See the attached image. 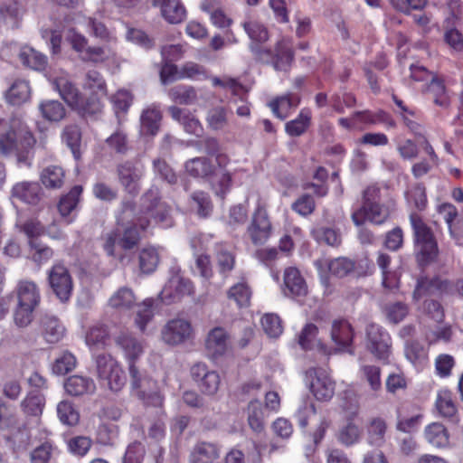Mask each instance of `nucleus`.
I'll return each instance as SVG.
<instances>
[{
  "label": "nucleus",
  "instance_id": "nucleus-1",
  "mask_svg": "<svg viewBox=\"0 0 463 463\" xmlns=\"http://www.w3.org/2000/svg\"><path fill=\"white\" fill-rule=\"evenodd\" d=\"M142 210L137 212L132 203L123 205V211L118 217V224L123 227L118 245L124 250L133 249L140 240V232L146 231L150 225L149 220L144 215H150L165 227L172 225L170 208L162 202L156 189H151L142 197Z\"/></svg>",
  "mask_w": 463,
  "mask_h": 463
},
{
  "label": "nucleus",
  "instance_id": "nucleus-2",
  "mask_svg": "<svg viewBox=\"0 0 463 463\" xmlns=\"http://www.w3.org/2000/svg\"><path fill=\"white\" fill-rule=\"evenodd\" d=\"M36 140L28 126L19 118L0 119V153L15 156L19 161L28 153Z\"/></svg>",
  "mask_w": 463,
  "mask_h": 463
},
{
  "label": "nucleus",
  "instance_id": "nucleus-3",
  "mask_svg": "<svg viewBox=\"0 0 463 463\" xmlns=\"http://www.w3.org/2000/svg\"><path fill=\"white\" fill-rule=\"evenodd\" d=\"M379 188L370 186L364 192L363 205L352 213V220L356 226L365 221L375 224L383 223L390 215L389 207L379 203Z\"/></svg>",
  "mask_w": 463,
  "mask_h": 463
},
{
  "label": "nucleus",
  "instance_id": "nucleus-4",
  "mask_svg": "<svg viewBox=\"0 0 463 463\" xmlns=\"http://www.w3.org/2000/svg\"><path fill=\"white\" fill-rule=\"evenodd\" d=\"M410 222L413 230L415 250L420 262L433 260L439 252L436 239L430 230L421 218L411 213Z\"/></svg>",
  "mask_w": 463,
  "mask_h": 463
},
{
  "label": "nucleus",
  "instance_id": "nucleus-5",
  "mask_svg": "<svg viewBox=\"0 0 463 463\" xmlns=\"http://www.w3.org/2000/svg\"><path fill=\"white\" fill-rule=\"evenodd\" d=\"M128 373L132 395L145 402L146 404L153 406L162 405L163 398L158 392L156 381L139 371L136 364H130Z\"/></svg>",
  "mask_w": 463,
  "mask_h": 463
},
{
  "label": "nucleus",
  "instance_id": "nucleus-6",
  "mask_svg": "<svg viewBox=\"0 0 463 463\" xmlns=\"http://www.w3.org/2000/svg\"><path fill=\"white\" fill-rule=\"evenodd\" d=\"M53 88L59 92L61 98L72 109L80 113H94L99 109V103H93V108L89 107L79 89L70 80L67 74L55 76L52 79Z\"/></svg>",
  "mask_w": 463,
  "mask_h": 463
},
{
  "label": "nucleus",
  "instance_id": "nucleus-7",
  "mask_svg": "<svg viewBox=\"0 0 463 463\" xmlns=\"http://www.w3.org/2000/svg\"><path fill=\"white\" fill-rule=\"evenodd\" d=\"M97 376L102 384L112 392L120 391L126 383V376L119 364L109 354L96 358Z\"/></svg>",
  "mask_w": 463,
  "mask_h": 463
},
{
  "label": "nucleus",
  "instance_id": "nucleus-8",
  "mask_svg": "<svg viewBox=\"0 0 463 463\" xmlns=\"http://www.w3.org/2000/svg\"><path fill=\"white\" fill-rule=\"evenodd\" d=\"M273 227L265 204L259 203L252 213L247 233L254 245H262L271 237Z\"/></svg>",
  "mask_w": 463,
  "mask_h": 463
},
{
  "label": "nucleus",
  "instance_id": "nucleus-9",
  "mask_svg": "<svg viewBox=\"0 0 463 463\" xmlns=\"http://www.w3.org/2000/svg\"><path fill=\"white\" fill-rule=\"evenodd\" d=\"M193 326L189 320L175 317L168 320L161 330V339L168 345H179L193 336Z\"/></svg>",
  "mask_w": 463,
  "mask_h": 463
},
{
  "label": "nucleus",
  "instance_id": "nucleus-10",
  "mask_svg": "<svg viewBox=\"0 0 463 463\" xmlns=\"http://www.w3.org/2000/svg\"><path fill=\"white\" fill-rule=\"evenodd\" d=\"M48 283L52 292L61 302L70 299L73 289V281L64 265L56 263L49 269Z\"/></svg>",
  "mask_w": 463,
  "mask_h": 463
},
{
  "label": "nucleus",
  "instance_id": "nucleus-11",
  "mask_svg": "<svg viewBox=\"0 0 463 463\" xmlns=\"http://www.w3.org/2000/svg\"><path fill=\"white\" fill-rule=\"evenodd\" d=\"M310 392L319 401H328L335 393V383L328 373L321 368H311L306 373Z\"/></svg>",
  "mask_w": 463,
  "mask_h": 463
},
{
  "label": "nucleus",
  "instance_id": "nucleus-12",
  "mask_svg": "<svg viewBox=\"0 0 463 463\" xmlns=\"http://www.w3.org/2000/svg\"><path fill=\"white\" fill-rule=\"evenodd\" d=\"M366 347L378 359H387L391 354V336L381 326L371 323L366 326Z\"/></svg>",
  "mask_w": 463,
  "mask_h": 463
},
{
  "label": "nucleus",
  "instance_id": "nucleus-13",
  "mask_svg": "<svg viewBox=\"0 0 463 463\" xmlns=\"http://www.w3.org/2000/svg\"><path fill=\"white\" fill-rule=\"evenodd\" d=\"M191 376L198 389L206 395L215 394L220 387L218 373L209 370L204 364H196L191 368Z\"/></svg>",
  "mask_w": 463,
  "mask_h": 463
},
{
  "label": "nucleus",
  "instance_id": "nucleus-14",
  "mask_svg": "<svg viewBox=\"0 0 463 463\" xmlns=\"http://www.w3.org/2000/svg\"><path fill=\"white\" fill-rule=\"evenodd\" d=\"M118 180L125 191L137 194L141 188L144 168L138 163L126 162L118 167Z\"/></svg>",
  "mask_w": 463,
  "mask_h": 463
},
{
  "label": "nucleus",
  "instance_id": "nucleus-15",
  "mask_svg": "<svg viewBox=\"0 0 463 463\" xmlns=\"http://www.w3.org/2000/svg\"><path fill=\"white\" fill-rule=\"evenodd\" d=\"M194 292L191 281L179 274L173 275L160 292L163 302L171 304Z\"/></svg>",
  "mask_w": 463,
  "mask_h": 463
},
{
  "label": "nucleus",
  "instance_id": "nucleus-16",
  "mask_svg": "<svg viewBox=\"0 0 463 463\" xmlns=\"http://www.w3.org/2000/svg\"><path fill=\"white\" fill-rule=\"evenodd\" d=\"M230 348V335L221 326H216L209 331L205 339V349L212 359L223 356Z\"/></svg>",
  "mask_w": 463,
  "mask_h": 463
},
{
  "label": "nucleus",
  "instance_id": "nucleus-17",
  "mask_svg": "<svg viewBox=\"0 0 463 463\" xmlns=\"http://www.w3.org/2000/svg\"><path fill=\"white\" fill-rule=\"evenodd\" d=\"M115 343L123 352L124 357L128 363V367L130 364H135L136 361H137L144 353L143 342L137 339L130 333H119L115 337Z\"/></svg>",
  "mask_w": 463,
  "mask_h": 463
},
{
  "label": "nucleus",
  "instance_id": "nucleus-18",
  "mask_svg": "<svg viewBox=\"0 0 463 463\" xmlns=\"http://www.w3.org/2000/svg\"><path fill=\"white\" fill-rule=\"evenodd\" d=\"M159 8L162 17L171 24H177L186 18V9L181 0H151Z\"/></svg>",
  "mask_w": 463,
  "mask_h": 463
},
{
  "label": "nucleus",
  "instance_id": "nucleus-19",
  "mask_svg": "<svg viewBox=\"0 0 463 463\" xmlns=\"http://www.w3.org/2000/svg\"><path fill=\"white\" fill-rule=\"evenodd\" d=\"M283 293L290 298H300L307 294V285L298 269L290 267L285 269Z\"/></svg>",
  "mask_w": 463,
  "mask_h": 463
},
{
  "label": "nucleus",
  "instance_id": "nucleus-20",
  "mask_svg": "<svg viewBox=\"0 0 463 463\" xmlns=\"http://www.w3.org/2000/svg\"><path fill=\"white\" fill-rule=\"evenodd\" d=\"M315 265L321 274L329 271L332 275L345 277L354 269V262L347 258H336L328 260L326 258L318 259Z\"/></svg>",
  "mask_w": 463,
  "mask_h": 463
},
{
  "label": "nucleus",
  "instance_id": "nucleus-21",
  "mask_svg": "<svg viewBox=\"0 0 463 463\" xmlns=\"http://www.w3.org/2000/svg\"><path fill=\"white\" fill-rule=\"evenodd\" d=\"M42 196V188L36 182H20L14 184L12 189L13 199L27 204H37L41 201Z\"/></svg>",
  "mask_w": 463,
  "mask_h": 463
},
{
  "label": "nucleus",
  "instance_id": "nucleus-22",
  "mask_svg": "<svg viewBox=\"0 0 463 463\" xmlns=\"http://www.w3.org/2000/svg\"><path fill=\"white\" fill-rule=\"evenodd\" d=\"M65 392L73 397L91 395L96 391V384L90 377L82 375H71L64 382Z\"/></svg>",
  "mask_w": 463,
  "mask_h": 463
},
{
  "label": "nucleus",
  "instance_id": "nucleus-23",
  "mask_svg": "<svg viewBox=\"0 0 463 463\" xmlns=\"http://www.w3.org/2000/svg\"><path fill=\"white\" fill-rule=\"evenodd\" d=\"M331 340L337 350H344L348 347L354 336L351 325L345 319L334 320L330 331Z\"/></svg>",
  "mask_w": 463,
  "mask_h": 463
},
{
  "label": "nucleus",
  "instance_id": "nucleus-24",
  "mask_svg": "<svg viewBox=\"0 0 463 463\" xmlns=\"http://www.w3.org/2000/svg\"><path fill=\"white\" fill-rule=\"evenodd\" d=\"M17 304L37 307L41 301L40 290L36 283L24 279L19 281L16 288Z\"/></svg>",
  "mask_w": 463,
  "mask_h": 463
},
{
  "label": "nucleus",
  "instance_id": "nucleus-25",
  "mask_svg": "<svg viewBox=\"0 0 463 463\" xmlns=\"http://www.w3.org/2000/svg\"><path fill=\"white\" fill-rule=\"evenodd\" d=\"M42 335L50 344L58 343L65 335L66 329L60 320L52 315L41 318Z\"/></svg>",
  "mask_w": 463,
  "mask_h": 463
},
{
  "label": "nucleus",
  "instance_id": "nucleus-26",
  "mask_svg": "<svg viewBox=\"0 0 463 463\" xmlns=\"http://www.w3.org/2000/svg\"><path fill=\"white\" fill-rule=\"evenodd\" d=\"M220 457V449L216 444L199 442L191 453V463H213Z\"/></svg>",
  "mask_w": 463,
  "mask_h": 463
},
{
  "label": "nucleus",
  "instance_id": "nucleus-27",
  "mask_svg": "<svg viewBox=\"0 0 463 463\" xmlns=\"http://www.w3.org/2000/svg\"><path fill=\"white\" fill-rule=\"evenodd\" d=\"M168 111L173 119L182 124L187 133L199 135L202 132L201 123L187 109L172 106L168 109Z\"/></svg>",
  "mask_w": 463,
  "mask_h": 463
},
{
  "label": "nucleus",
  "instance_id": "nucleus-28",
  "mask_svg": "<svg viewBox=\"0 0 463 463\" xmlns=\"http://www.w3.org/2000/svg\"><path fill=\"white\" fill-rule=\"evenodd\" d=\"M161 113L156 106L144 109L140 116V132L146 136H154L159 129Z\"/></svg>",
  "mask_w": 463,
  "mask_h": 463
},
{
  "label": "nucleus",
  "instance_id": "nucleus-29",
  "mask_svg": "<svg viewBox=\"0 0 463 463\" xmlns=\"http://www.w3.org/2000/svg\"><path fill=\"white\" fill-rule=\"evenodd\" d=\"M38 109L42 117L49 122H60L66 116V109L62 103L54 99L41 101Z\"/></svg>",
  "mask_w": 463,
  "mask_h": 463
},
{
  "label": "nucleus",
  "instance_id": "nucleus-30",
  "mask_svg": "<svg viewBox=\"0 0 463 463\" xmlns=\"http://www.w3.org/2000/svg\"><path fill=\"white\" fill-rule=\"evenodd\" d=\"M387 424L382 418L370 420L366 426L367 441L372 446L381 447L385 442Z\"/></svg>",
  "mask_w": 463,
  "mask_h": 463
},
{
  "label": "nucleus",
  "instance_id": "nucleus-31",
  "mask_svg": "<svg viewBox=\"0 0 463 463\" xmlns=\"http://www.w3.org/2000/svg\"><path fill=\"white\" fill-rule=\"evenodd\" d=\"M300 102V98L295 94H287L269 102L272 112L280 119L288 117L289 111Z\"/></svg>",
  "mask_w": 463,
  "mask_h": 463
},
{
  "label": "nucleus",
  "instance_id": "nucleus-32",
  "mask_svg": "<svg viewBox=\"0 0 463 463\" xmlns=\"http://www.w3.org/2000/svg\"><path fill=\"white\" fill-rule=\"evenodd\" d=\"M18 56L24 66L35 71L44 70L47 65L46 56L29 46L21 48Z\"/></svg>",
  "mask_w": 463,
  "mask_h": 463
},
{
  "label": "nucleus",
  "instance_id": "nucleus-33",
  "mask_svg": "<svg viewBox=\"0 0 463 463\" xmlns=\"http://www.w3.org/2000/svg\"><path fill=\"white\" fill-rule=\"evenodd\" d=\"M318 328L314 324H307L302 329L299 336L298 343L304 349L317 348L323 351L324 354H329L326 347L317 339Z\"/></svg>",
  "mask_w": 463,
  "mask_h": 463
},
{
  "label": "nucleus",
  "instance_id": "nucleus-34",
  "mask_svg": "<svg viewBox=\"0 0 463 463\" xmlns=\"http://www.w3.org/2000/svg\"><path fill=\"white\" fill-rule=\"evenodd\" d=\"M6 99L13 105H21L31 97V88L28 81L16 80L6 92Z\"/></svg>",
  "mask_w": 463,
  "mask_h": 463
},
{
  "label": "nucleus",
  "instance_id": "nucleus-35",
  "mask_svg": "<svg viewBox=\"0 0 463 463\" xmlns=\"http://www.w3.org/2000/svg\"><path fill=\"white\" fill-rule=\"evenodd\" d=\"M137 298L131 288L123 287L118 289L109 299V306L112 308L124 311L136 304Z\"/></svg>",
  "mask_w": 463,
  "mask_h": 463
},
{
  "label": "nucleus",
  "instance_id": "nucleus-36",
  "mask_svg": "<svg viewBox=\"0 0 463 463\" xmlns=\"http://www.w3.org/2000/svg\"><path fill=\"white\" fill-rule=\"evenodd\" d=\"M445 288L446 282L439 279L434 278L430 279L422 278L418 280L412 298L415 301H418L424 296L435 294L436 292L441 291Z\"/></svg>",
  "mask_w": 463,
  "mask_h": 463
},
{
  "label": "nucleus",
  "instance_id": "nucleus-37",
  "mask_svg": "<svg viewBox=\"0 0 463 463\" xmlns=\"http://www.w3.org/2000/svg\"><path fill=\"white\" fill-rule=\"evenodd\" d=\"M424 437L430 444L437 448L446 447L449 444V433L439 422L429 424L424 430Z\"/></svg>",
  "mask_w": 463,
  "mask_h": 463
},
{
  "label": "nucleus",
  "instance_id": "nucleus-38",
  "mask_svg": "<svg viewBox=\"0 0 463 463\" xmlns=\"http://www.w3.org/2000/svg\"><path fill=\"white\" fill-rule=\"evenodd\" d=\"M186 172L194 177H210L214 171V165L206 157H195L185 163Z\"/></svg>",
  "mask_w": 463,
  "mask_h": 463
},
{
  "label": "nucleus",
  "instance_id": "nucleus-39",
  "mask_svg": "<svg viewBox=\"0 0 463 463\" xmlns=\"http://www.w3.org/2000/svg\"><path fill=\"white\" fill-rule=\"evenodd\" d=\"M288 40H280L275 49V55L272 58L276 70H285L293 61V52Z\"/></svg>",
  "mask_w": 463,
  "mask_h": 463
},
{
  "label": "nucleus",
  "instance_id": "nucleus-40",
  "mask_svg": "<svg viewBox=\"0 0 463 463\" xmlns=\"http://www.w3.org/2000/svg\"><path fill=\"white\" fill-rule=\"evenodd\" d=\"M28 258L38 266L48 262L53 256V250L39 241L28 242Z\"/></svg>",
  "mask_w": 463,
  "mask_h": 463
},
{
  "label": "nucleus",
  "instance_id": "nucleus-41",
  "mask_svg": "<svg viewBox=\"0 0 463 463\" xmlns=\"http://www.w3.org/2000/svg\"><path fill=\"white\" fill-rule=\"evenodd\" d=\"M40 177L45 187L58 189L63 184L64 171L58 165H49L42 171Z\"/></svg>",
  "mask_w": 463,
  "mask_h": 463
},
{
  "label": "nucleus",
  "instance_id": "nucleus-42",
  "mask_svg": "<svg viewBox=\"0 0 463 463\" xmlns=\"http://www.w3.org/2000/svg\"><path fill=\"white\" fill-rule=\"evenodd\" d=\"M230 300L236 303L239 307H246L250 305L251 290L245 282H239L231 287L227 292Z\"/></svg>",
  "mask_w": 463,
  "mask_h": 463
},
{
  "label": "nucleus",
  "instance_id": "nucleus-43",
  "mask_svg": "<svg viewBox=\"0 0 463 463\" xmlns=\"http://www.w3.org/2000/svg\"><path fill=\"white\" fill-rule=\"evenodd\" d=\"M311 120V112L309 109H303L298 117L286 124V132L292 137H298L305 133Z\"/></svg>",
  "mask_w": 463,
  "mask_h": 463
},
{
  "label": "nucleus",
  "instance_id": "nucleus-44",
  "mask_svg": "<svg viewBox=\"0 0 463 463\" xmlns=\"http://www.w3.org/2000/svg\"><path fill=\"white\" fill-rule=\"evenodd\" d=\"M436 409L442 417L451 418L457 413V407L449 390H440L437 394Z\"/></svg>",
  "mask_w": 463,
  "mask_h": 463
},
{
  "label": "nucleus",
  "instance_id": "nucleus-45",
  "mask_svg": "<svg viewBox=\"0 0 463 463\" xmlns=\"http://www.w3.org/2000/svg\"><path fill=\"white\" fill-rule=\"evenodd\" d=\"M247 413L248 422L251 430L255 432H260L264 428L261 402L259 400L250 401L248 405Z\"/></svg>",
  "mask_w": 463,
  "mask_h": 463
},
{
  "label": "nucleus",
  "instance_id": "nucleus-46",
  "mask_svg": "<svg viewBox=\"0 0 463 463\" xmlns=\"http://www.w3.org/2000/svg\"><path fill=\"white\" fill-rule=\"evenodd\" d=\"M84 89L98 98L106 96V83L99 72L90 71L87 72L84 81Z\"/></svg>",
  "mask_w": 463,
  "mask_h": 463
},
{
  "label": "nucleus",
  "instance_id": "nucleus-47",
  "mask_svg": "<svg viewBox=\"0 0 463 463\" xmlns=\"http://www.w3.org/2000/svg\"><path fill=\"white\" fill-rule=\"evenodd\" d=\"M57 415L61 422L69 426H75L80 420V413L72 402L61 401L57 404Z\"/></svg>",
  "mask_w": 463,
  "mask_h": 463
},
{
  "label": "nucleus",
  "instance_id": "nucleus-48",
  "mask_svg": "<svg viewBox=\"0 0 463 463\" xmlns=\"http://www.w3.org/2000/svg\"><path fill=\"white\" fill-rule=\"evenodd\" d=\"M115 54V43H105L103 46L88 47L84 58L93 62H101L113 58Z\"/></svg>",
  "mask_w": 463,
  "mask_h": 463
},
{
  "label": "nucleus",
  "instance_id": "nucleus-49",
  "mask_svg": "<svg viewBox=\"0 0 463 463\" xmlns=\"http://www.w3.org/2000/svg\"><path fill=\"white\" fill-rule=\"evenodd\" d=\"M210 184L215 194L222 196L231 188L232 175L228 171H213L210 176Z\"/></svg>",
  "mask_w": 463,
  "mask_h": 463
},
{
  "label": "nucleus",
  "instance_id": "nucleus-50",
  "mask_svg": "<svg viewBox=\"0 0 463 463\" xmlns=\"http://www.w3.org/2000/svg\"><path fill=\"white\" fill-rule=\"evenodd\" d=\"M169 97L173 101L189 105L196 100L195 90L191 86L177 85L170 89Z\"/></svg>",
  "mask_w": 463,
  "mask_h": 463
},
{
  "label": "nucleus",
  "instance_id": "nucleus-51",
  "mask_svg": "<svg viewBox=\"0 0 463 463\" xmlns=\"http://www.w3.org/2000/svg\"><path fill=\"white\" fill-rule=\"evenodd\" d=\"M62 139L71 148L75 158L80 156V146L81 140V132L77 125L66 126L63 129Z\"/></svg>",
  "mask_w": 463,
  "mask_h": 463
},
{
  "label": "nucleus",
  "instance_id": "nucleus-52",
  "mask_svg": "<svg viewBox=\"0 0 463 463\" xmlns=\"http://www.w3.org/2000/svg\"><path fill=\"white\" fill-rule=\"evenodd\" d=\"M81 192V186L76 185L60 200L58 209L62 217L68 216L75 209Z\"/></svg>",
  "mask_w": 463,
  "mask_h": 463
},
{
  "label": "nucleus",
  "instance_id": "nucleus-53",
  "mask_svg": "<svg viewBox=\"0 0 463 463\" xmlns=\"http://www.w3.org/2000/svg\"><path fill=\"white\" fill-rule=\"evenodd\" d=\"M153 307L154 300L151 298H146L138 305L135 324L140 331H144L146 325L152 320L154 317Z\"/></svg>",
  "mask_w": 463,
  "mask_h": 463
},
{
  "label": "nucleus",
  "instance_id": "nucleus-54",
  "mask_svg": "<svg viewBox=\"0 0 463 463\" xmlns=\"http://www.w3.org/2000/svg\"><path fill=\"white\" fill-rule=\"evenodd\" d=\"M391 258L389 255L380 253L377 258V264L382 269L383 273V286L386 288L392 289L398 286V279L396 275L389 270Z\"/></svg>",
  "mask_w": 463,
  "mask_h": 463
},
{
  "label": "nucleus",
  "instance_id": "nucleus-55",
  "mask_svg": "<svg viewBox=\"0 0 463 463\" xmlns=\"http://www.w3.org/2000/svg\"><path fill=\"white\" fill-rule=\"evenodd\" d=\"M158 262L159 255L155 248H145L140 251L139 267L142 272L147 274L153 272L156 269Z\"/></svg>",
  "mask_w": 463,
  "mask_h": 463
},
{
  "label": "nucleus",
  "instance_id": "nucleus-56",
  "mask_svg": "<svg viewBox=\"0 0 463 463\" xmlns=\"http://www.w3.org/2000/svg\"><path fill=\"white\" fill-rule=\"evenodd\" d=\"M206 121L213 130H221L225 128L228 123L227 110L224 107L217 106L208 110Z\"/></svg>",
  "mask_w": 463,
  "mask_h": 463
},
{
  "label": "nucleus",
  "instance_id": "nucleus-57",
  "mask_svg": "<svg viewBox=\"0 0 463 463\" xmlns=\"http://www.w3.org/2000/svg\"><path fill=\"white\" fill-rule=\"evenodd\" d=\"M361 437L360 428L354 422H348L338 432L337 439L345 446L358 442Z\"/></svg>",
  "mask_w": 463,
  "mask_h": 463
},
{
  "label": "nucleus",
  "instance_id": "nucleus-58",
  "mask_svg": "<svg viewBox=\"0 0 463 463\" xmlns=\"http://www.w3.org/2000/svg\"><path fill=\"white\" fill-rule=\"evenodd\" d=\"M408 313L409 308L407 305L402 302L390 303L384 307L385 317L392 324H398L402 321Z\"/></svg>",
  "mask_w": 463,
  "mask_h": 463
},
{
  "label": "nucleus",
  "instance_id": "nucleus-59",
  "mask_svg": "<svg viewBox=\"0 0 463 463\" xmlns=\"http://www.w3.org/2000/svg\"><path fill=\"white\" fill-rule=\"evenodd\" d=\"M216 260L222 272L230 271L234 267V255L227 245L220 244L216 247Z\"/></svg>",
  "mask_w": 463,
  "mask_h": 463
},
{
  "label": "nucleus",
  "instance_id": "nucleus-60",
  "mask_svg": "<svg viewBox=\"0 0 463 463\" xmlns=\"http://www.w3.org/2000/svg\"><path fill=\"white\" fill-rule=\"evenodd\" d=\"M243 28L251 41L255 43H265L269 39L266 27L257 21L245 22Z\"/></svg>",
  "mask_w": 463,
  "mask_h": 463
},
{
  "label": "nucleus",
  "instance_id": "nucleus-61",
  "mask_svg": "<svg viewBox=\"0 0 463 463\" xmlns=\"http://www.w3.org/2000/svg\"><path fill=\"white\" fill-rule=\"evenodd\" d=\"M88 25L90 27V33L96 38L106 43H116V38L101 22L89 18Z\"/></svg>",
  "mask_w": 463,
  "mask_h": 463
},
{
  "label": "nucleus",
  "instance_id": "nucleus-62",
  "mask_svg": "<svg viewBox=\"0 0 463 463\" xmlns=\"http://www.w3.org/2000/svg\"><path fill=\"white\" fill-rule=\"evenodd\" d=\"M34 310L35 307L17 304L13 315L15 326L20 328L27 327L33 319Z\"/></svg>",
  "mask_w": 463,
  "mask_h": 463
},
{
  "label": "nucleus",
  "instance_id": "nucleus-63",
  "mask_svg": "<svg viewBox=\"0 0 463 463\" xmlns=\"http://www.w3.org/2000/svg\"><path fill=\"white\" fill-rule=\"evenodd\" d=\"M108 335L109 333L105 326H94L90 328L86 335V344L90 347H99L104 345Z\"/></svg>",
  "mask_w": 463,
  "mask_h": 463
},
{
  "label": "nucleus",
  "instance_id": "nucleus-64",
  "mask_svg": "<svg viewBox=\"0 0 463 463\" xmlns=\"http://www.w3.org/2000/svg\"><path fill=\"white\" fill-rule=\"evenodd\" d=\"M261 326L269 337H278L283 330L280 318L275 314H266L263 316Z\"/></svg>",
  "mask_w": 463,
  "mask_h": 463
}]
</instances>
